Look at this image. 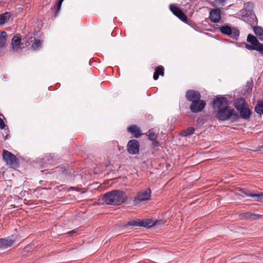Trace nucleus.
Returning <instances> with one entry per match:
<instances>
[{
	"mask_svg": "<svg viewBox=\"0 0 263 263\" xmlns=\"http://www.w3.org/2000/svg\"><path fill=\"white\" fill-rule=\"evenodd\" d=\"M102 199L108 204L120 205L124 202L125 196L122 191H113L105 194Z\"/></svg>",
	"mask_w": 263,
	"mask_h": 263,
	"instance_id": "1",
	"label": "nucleus"
},
{
	"mask_svg": "<svg viewBox=\"0 0 263 263\" xmlns=\"http://www.w3.org/2000/svg\"><path fill=\"white\" fill-rule=\"evenodd\" d=\"M236 112L234 109L229 108V105H226L217 110L215 117L219 121H230L235 122V117H237Z\"/></svg>",
	"mask_w": 263,
	"mask_h": 263,
	"instance_id": "2",
	"label": "nucleus"
},
{
	"mask_svg": "<svg viewBox=\"0 0 263 263\" xmlns=\"http://www.w3.org/2000/svg\"><path fill=\"white\" fill-rule=\"evenodd\" d=\"M223 34L237 40L240 34L239 30L236 27H233L229 24H224L216 28Z\"/></svg>",
	"mask_w": 263,
	"mask_h": 263,
	"instance_id": "3",
	"label": "nucleus"
},
{
	"mask_svg": "<svg viewBox=\"0 0 263 263\" xmlns=\"http://www.w3.org/2000/svg\"><path fill=\"white\" fill-rule=\"evenodd\" d=\"M54 164V159L51 154L46 155L42 158H37L34 161V166L42 169L41 172L50 168Z\"/></svg>",
	"mask_w": 263,
	"mask_h": 263,
	"instance_id": "4",
	"label": "nucleus"
},
{
	"mask_svg": "<svg viewBox=\"0 0 263 263\" xmlns=\"http://www.w3.org/2000/svg\"><path fill=\"white\" fill-rule=\"evenodd\" d=\"M253 5L251 2L244 4V8L241 10L242 16L246 18L251 24H257V18L253 11Z\"/></svg>",
	"mask_w": 263,
	"mask_h": 263,
	"instance_id": "5",
	"label": "nucleus"
},
{
	"mask_svg": "<svg viewBox=\"0 0 263 263\" xmlns=\"http://www.w3.org/2000/svg\"><path fill=\"white\" fill-rule=\"evenodd\" d=\"M247 41L251 44L245 43V47L248 50H256L263 55V44L260 43L257 39L253 34H249Z\"/></svg>",
	"mask_w": 263,
	"mask_h": 263,
	"instance_id": "6",
	"label": "nucleus"
},
{
	"mask_svg": "<svg viewBox=\"0 0 263 263\" xmlns=\"http://www.w3.org/2000/svg\"><path fill=\"white\" fill-rule=\"evenodd\" d=\"M3 159L10 166L14 167L17 165L18 163L16 157L6 149L3 151Z\"/></svg>",
	"mask_w": 263,
	"mask_h": 263,
	"instance_id": "7",
	"label": "nucleus"
},
{
	"mask_svg": "<svg viewBox=\"0 0 263 263\" xmlns=\"http://www.w3.org/2000/svg\"><path fill=\"white\" fill-rule=\"evenodd\" d=\"M127 152L132 155H137L140 151V144L138 140L132 139L129 140L126 145Z\"/></svg>",
	"mask_w": 263,
	"mask_h": 263,
	"instance_id": "8",
	"label": "nucleus"
},
{
	"mask_svg": "<svg viewBox=\"0 0 263 263\" xmlns=\"http://www.w3.org/2000/svg\"><path fill=\"white\" fill-rule=\"evenodd\" d=\"M228 105V100L223 96H217L213 100L212 108L215 110H218L222 107Z\"/></svg>",
	"mask_w": 263,
	"mask_h": 263,
	"instance_id": "9",
	"label": "nucleus"
},
{
	"mask_svg": "<svg viewBox=\"0 0 263 263\" xmlns=\"http://www.w3.org/2000/svg\"><path fill=\"white\" fill-rule=\"evenodd\" d=\"M169 8L173 14L179 18L183 22L186 23L187 21V17L186 15L178 7L176 6L174 4H170Z\"/></svg>",
	"mask_w": 263,
	"mask_h": 263,
	"instance_id": "10",
	"label": "nucleus"
},
{
	"mask_svg": "<svg viewBox=\"0 0 263 263\" xmlns=\"http://www.w3.org/2000/svg\"><path fill=\"white\" fill-rule=\"evenodd\" d=\"M151 190L147 188L145 190L139 192L135 198L134 202L138 204L142 201L148 200L150 199Z\"/></svg>",
	"mask_w": 263,
	"mask_h": 263,
	"instance_id": "11",
	"label": "nucleus"
},
{
	"mask_svg": "<svg viewBox=\"0 0 263 263\" xmlns=\"http://www.w3.org/2000/svg\"><path fill=\"white\" fill-rule=\"evenodd\" d=\"M205 102L203 100L199 99L198 101L192 102L190 109L193 113L200 112L205 108Z\"/></svg>",
	"mask_w": 263,
	"mask_h": 263,
	"instance_id": "12",
	"label": "nucleus"
},
{
	"mask_svg": "<svg viewBox=\"0 0 263 263\" xmlns=\"http://www.w3.org/2000/svg\"><path fill=\"white\" fill-rule=\"evenodd\" d=\"M237 111L238 113L236 112V115H237V117H235V122L238 121L240 118L247 121L250 119L252 111L248 106L239 110Z\"/></svg>",
	"mask_w": 263,
	"mask_h": 263,
	"instance_id": "13",
	"label": "nucleus"
},
{
	"mask_svg": "<svg viewBox=\"0 0 263 263\" xmlns=\"http://www.w3.org/2000/svg\"><path fill=\"white\" fill-rule=\"evenodd\" d=\"M241 191L246 196L252 197L256 201L263 202V192H255L246 189H242Z\"/></svg>",
	"mask_w": 263,
	"mask_h": 263,
	"instance_id": "14",
	"label": "nucleus"
},
{
	"mask_svg": "<svg viewBox=\"0 0 263 263\" xmlns=\"http://www.w3.org/2000/svg\"><path fill=\"white\" fill-rule=\"evenodd\" d=\"M201 97V96L200 92L197 90L193 89L188 90L185 93L186 99L191 103L195 101L199 100Z\"/></svg>",
	"mask_w": 263,
	"mask_h": 263,
	"instance_id": "15",
	"label": "nucleus"
},
{
	"mask_svg": "<svg viewBox=\"0 0 263 263\" xmlns=\"http://www.w3.org/2000/svg\"><path fill=\"white\" fill-rule=\"evenodd\" d=\"M16 239V238L14 237L13 235L6 238L0 239V249H5L11 247Z\"/></svg>",
	"mask_w": 263,
	"mask_h": 263,
	"instance_id": "16",
	"label": "nucleus"
},
{
	"mask_svg": "<svg viewBox=\"0 0 263 263\" xmlns=\"http://www.w3.org/2000/svg\"><path fill=\"white\" fill-rule=\"evenodd\" d=\"M221 11L219 8H214L210 12L209 18L213 23H219L221 20Z\"/></svg>",
	"mask_w": 263,
	"mask_h": 263,
	"instance_id": "17",
	"label": "nucleus"
},
{
	"mask_svg": "<svg viewBox=\"0 0 263 263\" xmlns=\"http://www.w3.org/2000/svg\"><path fill=\"white\" fill-rule=\"evenodd\" d=\"M21 35L20 34H15L11 40V47L13 52H17L20 48Z\"/></svg>",
	"mask_w": 263,
	"mask_h": 263,
	"instance_id": "18",
	"label": "nucleus"
},
{
	"mask_svg": "<svg viewBox=\"0 0 263 263\" xmlns=\"http://www.w3.org/2000/svg\"><path fill=\"white\" fill-rule=\"evenodd\" d=\"M127 132L136 138H140L142 135L140 129L135 125L129 126L127 128Z\"/></svg>",
	"mask_w": 263,
	"mask_h": 263,
	"instance_id": "19",
	"label": "nucleus"
},
{
	"mask_svg": "<svg viewBox=\"0 0 263 263\" xmlns=\"http://www.w3.org/2000/svg\"><path fill=\"white\" fill-rule=\"evenodd\" d=\"M233 105L237 111H238L239 110L248 106V103L245 99L242 98H237L235 101Z\"/></svg>",
	"mask_w": 263,
	"mask_h": 263,
	"instance_id": "20",
	"label": "nucleus"
},
{
	"mask_svg": "<svg viewBox=\"0 0 263 263\" xmlns=\"http://www.w3.org/2000/svg\"><path fill=\"white\" fill-rule=\"evenodd\" d=\"M157 135L153 132H148V139L152 141V145L154 147H158L159 145V142L157 140Z\"/></svg>",
	"mask_w": 263,
	"mask_h": 263,
	"instance_id": "21",
	"label": "nucleus"
},
{
	"mask_svg": "<svg viewBox=\"0 0 263 263\" xmlns=\"http://www.w3.org/2000/svg\"><path fill=\"white\" fill-rule=\"evenodd\" d=\"M164 67L162 66H159L157 67L155 69V72L153 75L154 80H157L159 76H163L164 74Z\"/></svg>",
	"mask_w": 263,
	"mask_h": 263,
	"instance_id": "22",
	"label": "nucleus"
},
{
	"mask_svg": "<svg viewBox=\"0 0 263 263\" xmlns=\"http://www.w3.org/2000/svg\"><path fill=\"white\" fill-rule=\"evenodd\" d=\"M12 14L10 12H6L0 15V25H4L10 19Z\"/></svg>",
	"mask_w": 263,
	"mask_h": 263,
	"instance_id": "23",
	"label": "nucleus"
},
{
	"mask_svg": "<svg viewBox=\"0 0 263 263\" xmlns=\"http://www.w3.org/2000/svg\"><path fill=\"white\" fill-rule=\"evenodd\" d=\"M253 31L255 34L261 40L263 41V28L259 26L253 27Z\"/></svg>",
	"mask_w": 263,
	"mask_h": 263,
	"instance_id": "24",
	"label": "nucleus"
},
{
	"mask_svg": "<svg viewBox=\"0 0 263 263\" xmlns=\"http://www.w3.org/2000/svg\"><path fill=\"white\" fill-rule=\"evenodd\" d=\"M255 111L259 115H263V100H259L254 108Z\"/></svg>",
	"mask_w": 263,
	"mask_h": 263,
	"instance_id": "25",
	"label": "nucleus"
},
{
	"mask_svg": "<svg viewBox=\"0 0 263 263\" xmlns=\"http://www.w3.org/2000/svg\"><path fill=\"white\" fill-rule=\"evenodd\" d=\"M195 131V128L193 127H190L187 128V129L183 130L181 132V135L183 137H187L189 136H191L193 135Z\"/></svg>",
	"mask_w": 263,
	"mask_h": 263,
	"instance_id": "26",
	"label": "nucleus"
},
{
	"mask_svg": "<svg viewBox=\"0 0 263 263\" xmlns=\"http://www.w3.org/2000/svg\"><path fill=\"white\" fill-rule=\"evenodd\" d=\"M6 32H0V48L3 47L6 42Z\"/></svg>",
	"mask_w": 263,
	"mask_h": 263,
	"instance_id": "27",
	"label": "nucleus"
},
{
	"mask_svg": "<svg viewBox=\"0 0 263 263\" xmlns=\"http://www.w3.org/2000/svg\"><path fill=\"white\" fill-rule=\"evenodd\" d=\"M64 1V0H57L56 3H55L57 10L55 13V17L58 16V13L61 9L62 4Z\"/></svg>",
	"mask_w": 263,
	"mask_h": 263,
	"instance_id": "28",
	"label": "nucleus"
},
{
	"mask_svg": "<svg viewBox=\"0 0 263 263\" xmlns=\"http://www.w3.org/2000/svg\"><path fill=\"white\" fill-rule=\"evenodd\" d=\"M41 46V42L40 40L34 39V42L32 44L31 47L34 50H36Z\"/></svg>",
	"mask_w": 263,
	"mask_h": 263,
	"instance_id": "29",
	"label": "nucleus"
},
{
	"mask_svg": "<svg viewBox=\"0 0 263 263\" xmlns=\"http://www.w3.org/2000/svg\"><path fill=\"white\" fill-rule=\"evenodd\" d=\"M142 226L144 227H151L154 224L153 221L151 220L147 219L145 221H141Z\"/></svg>",
	"mask_w": 263,
	"mask_h": 263,
	"instance_id": "30",
	"label": "nucleus"
},
{
	"mask_svg": "<svg viewBox=\"0 0 263 263\" xmlns=\"http://www.w3.org/2000/svg\"><path fill=\"white\" fill-rule=\"evenodd\" d=\"M243 216L247 219L254 220L255 219L256 215L250 212H247L243 214Z\"/></svg>",
	"mask_w": 263,
	"mask_h": 263,
	"instance_id": "31",
	"label": "nucleus"
},
{
	"mask_svg": "<svg viewBox=\"0 0 263 263\" xmlns=\"http://www.w3.org/2000/svg\"><path fill=\"white\" fill-rule=\"evenodd\" d=\"M4 129V132L2 134L4 140L8 139V136L10 134V130L8 126L6 127Z\"/></svg>",
	"mask_w": 263,
	"mask_h": 263,
	"instance_id": "32",
	"label": "nucleus"
},
{
	"mask_svg": "<svg viewBox=\"0 0 263 263\" xmlns=\"http://www.w3.org/2000/svg\"><path fill=\"white\" fill-rule=\"evenodd\" d=\"M128 225L130 226H142L141 221L139 220L130 221L128 223Z\"/></svg>",
	"mask_w": 263,
	"mask_h": 263,
	"instance_id": "33",
	"label": "nucleus"
},
{
	"mask_svg": "<svg viewBox=\"0 0 263 263\" xmlns=\"http://www.w3.org/2000/svg\"><path fill=\"white\" fill-rule=\"evenodd\" d=\"M58 170H56L54 172H53L52 173L54 174V173H56L57 172H59V173H60V175H64V174H66L67 173V170L65 168H62V167H61V168H57Z\"/></svg>",
	"mask_w": 263,
	"mask_h": 263,
	"instance_id": "34",
	"label": "nucleus"
},
{
	"mask_svg": "<svg viewBox=\"0 0 263 263\" xmlns=\"http://www.w3.org/2000/svg\"><path fill=\"white\" fill-rule=\"evenodd\" d=\"M228 0H215V2L218 5L223 7L224 6L225 3Z\"/></svg>",
	"mask_w": 263,
	"mask_h": 263,
	"instance_id": "35",
	"label": "nucleus"
},
{
	"mask_svg": "<svg viewBox=\"0 0 263 263\" xmlns=\"http://www.w3.org/2000/svg\"><path fill=\"white\" fill-rule=\"evenodd\" d=\"M7 126L4 123L3 120L0 117V129H5Z\"/></svg>",
	"mask_w": 263,
	"mask_h": 263,
	"instance_id": "36",
	"label": "nucleus"
},
{
	"mask_svg": "<svg viewBox=\"0 0 263 263\" xmlns=\"http://www.w3.org/2000/svg\"><path fill=\"white\" fill-rule=\"evenodd\" d=\"M76 233V230H72V231H71L69 232L68 233V234L69 235H72L73 234Z\"/></svg>",
	"mask_w": 263,
	"mask_h": 263,
	"instance_id": "37",
	"label": "nucleus"
},
{
	"mask_svg": "<svg viewBox=\"0 0 263 263\" xmlns=\"http://www.w3.org/2000/svg\"><path fill=\"white\" fill-rule=\"evenodd\" d=\"M76 179L78 180V179H80V178H82V176L81 175H77L76 176Z\"/></svg>",
	"mask_w": 263,
	"mask_h": 263,
	"instance_id": "38",
	"label": "nucleus"
},
{
	"mask_svg": "<svg viewBox=\"0 0 263 263\" xmlns=\"http://www.w3.org/2000/svg\"><path fill=\"white\" fill-rule=\"evenodd\" d=\"M105 181H112V179H108V180H106Z\"/></svg>",
	"mask_w": 263,
	"mask_h": 263,
	"instance_id": "39",
	"label": "nucleus"
},
{
	"mask_svg": "<svg viewBox=\"0 0 263 263\" xmlns=\"http://www.w3.org/2000/svg\"><path fill=\"white\" fill-rule=\"evenodd\" d=\"M0 116H2V117H4L3 115L2 114H0Z\"/></svg>",
	"mask_w": 263,
	"mask_h": 263,
	"instance_id": "40",
	"label": "nucleus"
}]
</instances>
